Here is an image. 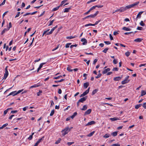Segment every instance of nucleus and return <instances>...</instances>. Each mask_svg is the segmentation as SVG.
Wrapping results in <instances>:
<instances>
[{"instance_id":"7c9ffc66","label":"nucleus","mask_w":146,"mask_h":146,"mask_svg":"<svg viewBox=\"0 0 146 146\" xmlns=\"http://www.w3.org/2000/svg\"><path fill=\"white\" fill-rule=\"evenodd\" d=\"M57 27V25H56L55 27H54L53 28H52V29L50 31V32H51V33H52L54 31V29L56 28Z\"/></svg>"},{"instance_id":"39448f33","label":"nucleus","mask_w":146,"mask_h":146,"mask_svg":"<svg viewBox=\"0 0 146 146\" xmlns=\"http://www.w3.org/2000/svg\"><path fill=\"white\" fill-rule=\"evenodd\" d=\"M81 42H83L82 44L83 45L86 44L87 43V41L85 38H82L81 39Z\"/></svg>"},{"instance_id":"e2e57ef3","label":"nucleus","mask_w":146,"mask_h":146,"mask_svg":"<svg viewBox=\"0 0 146 146\" xmlns=\"http://www.w3.org/2000/svg\"><path fill=\"white\" fill-rule=\"evenodd\" d=\"M142 29H143V28L142 27H138L137 29V30H142Z\"/></svg>"},{"instance_id":"473e14b6","label":"nucleus","mask_w":146,"mask_h":146,"mask_svg":"<svg viewBox=\"0 0 146 146\" xmlns=\"http://www.w3.org/2000/svg\"><path fill=\"white\" fill-rule=\"evenodd\" d=\"M34 133H33L32 135H30L29 137L28 138V139L29 140H31L33 138V135L34 134Z\"/></svg>"},{"instance_id":"69168bd1","label":"nucleus","mask_w":146,"mask_h":146,"mask_svg":"<svg viewBox=\"0 0 146 146\" xmlns=\"http://www.w3.org/2000/svg\"><path fill=\"white\" fill-rule=\"evenodd\" d=\"M20 13V12H17V15H16L15 16V18H17V17H18Z\"/></svg>"},{"instance_id":"4c0bfd02","label":"nucleus","mask_w":146,"mask_h":146,"mask_svg":"<svg viewBox=\"0 0 146 146\" xmlns=\"http://www.w3.org/2000/svg\"><path fill=\"white\" fill-rule=\"evenodd\" d=\"M54 21H55V20H52V21H50L49 24L48 25V26H50L51 25H52V23H53V22H54Z\"/></svg>"},{"instance_id":"cd10ccee","label":"nucleus","mask_w":146,"mask_h":146,"mask_svg":"<svg viewBox=\"0 0 146 146\" xmlns=\"http://www.w3.org/2000/svg\"><path fill=\"white\" fill-rule=\"evenodd\" d=\"M70 8H66L65 9L64 11V13L68 12L69 11V10L70 9Z\"/></svg>"},{"instance_id":"0e129e2a","label":"nucleus","mask_w":146,"mask_h":146,"mask_svg":"<svg viewBox=\"0 0 146 146\" xmlns=\"http://www.w3.org/2000/svg\"><path fill=\"white\" fill-rule=\"evenodd\" d=\"M42 91L41 90H39L38 92L37 93V95L38 96H39L40 95V94L42 93Z\"/></svg>"},{"instance_id":"7ed1b4c3","label":"nucleus","mask_w":146,"mask_h":146,"mask_svg":"<svg viewBox=\"0 0 146 146\" xmlns=\"http://www.w3.org/2000/svg\"><path fill=\"white\" fill-rule=\"evenodd\" d=\"M90 88L89 87L87 90H86L85 92H84L83 93V94L81 95L80 96V97H82L84 96L86 94H87L89 92V90Z\"/></svg>"},{"instance_id":"8fccbe9b","label":"nucleus","mask_w":146,"mask_h":146,"mask_svg":"<svg viewBox=\"0 0 146 146\" xmlns=\"http://www.w3.org/2000/svg\"><path fill=\"white\" fill-rule=\"evenodd\" d=\"M100 21V20H99V21H96L95 24H92V25H93V26H95V25H97V24H98Z\"/></svg>"},{"instance_id":"864d4df0","label":"nucleus","mask_w":146,"mask_h":146,"mask_svg":"<svg viewBox=\"0 0 146 146\" xmlns=\"http://www.w3.org/2000/svg\"><path fill=\"white\" fill-rule=\"evenodd\" d=\"M118 70V69L117 68L115 67L114 68L112 69V71H117Z\"/></svg>"},{"instance_id":"6e6552de","label":"nucleus","mask_w":146,"mask_h":146,"mask_svg":"<svg viewBox=\"0 0 146 146\" xmlns=\"http://www.w3.org/2000/svg\"><path fill=\"white\" fill-rule=\"evenodd\" d=\"M96 122L94 121H91L90 122H88L86 124V126H89L90 125H91L92 124H94Z\"/></svg>"},{"instance_id":"aec40b11","label":"nucleus","mask_w":146,"mask_h":146,"mask_svg":"<svg viewBox=\"0 0 146 146\" xmlns=\"http://www.w3.org/2000/svg\"><path fill=\"white\" fill-rule=\"evenodd\" d=\"M110 119L112 121H114L115 120H117L119 119L116 117H114L113 118H110Z\"/></svg>"},{"instance_id":"79ce46f5","label":"nucleus","mask_w":146,"mask_h":146,"mask_svg":"<svg viewBox=\"0 0 146 146\" xmlns=\"http://www.w3.org/2000/svg\"><path fill=\"white\" fill-rule=\"evenodd\" d=\"M54 110H52L50 114V116H52L54 114Z\"/></svg>"},{"instance_id":"c9c22d12","label":"nucleus","mask_w":146,"mask_h":146,"mask_svg":"<svg viewBox=\"0 0 146 146\" xmlns=\"http://www.w3.org/2000/svg\"><path fill=\"white\" fill-rule=\"evenodd\" d=\"M139 24L140 25L144 27L145 26V24L144 23L143 21H141Z\"/></svg>"},{"instance_id":"f257e3e1","label":"nucleus","mask_w":146,"mask_h":146,"mask_svg":"<svg viewBox=\"0 0 146 146\" xmlns=\"http://www.w3.org/2000/svg\"><path fill=\"white\" fill-rule=\"evenodd\" d=\"M139 3V2H136L133 4L126 6L124 7H121L120 9V12H123L125 11L127 9H130L137 5Z\"/></svg>"},{"instance_id":"9b49d317","label":"nucleus","mask_w":146,"mask_h":146,"mask_svg":"<svg viewBox=\"0 0 146 146\" xmlns=\"http://www.w3.org/2000/svg\"><path fill=\"white\" fill-rule=\"evenodd\" d=\"M143 12H144L143 11L140 12L137 15V17H136V19H137L139 18H140L141 17V14Z\"/></svg>"},{"instance_id":"f8f14e48","label":"nucleus","mask_w":146,"mask_h":146,"mask_svg":"<svg viewBox=\"0 0 146 146\" xmlns=\"http://www.w3.org/2000/svg\"><path fill=\"white\" fill-rule=\"evenodd\" d=\"M110 69L109 68H108L106 69H105L102 72L103 74H105L106 73L110 71Z\"/></svg>"},{"instance_id":"680f3d73","label":"nucleus","mask_w":146,"mask_h":146,"mask_svg":"<svg viewBox=\"0 0 146 146\" xmlns=\"http://www.w3.org/2000/svg\"><path fill=\"white\" fill-rule=\"evenodd\" d=\"M77 46V45L76 44H75L74 45H72L70 46V48H72L73 47H76Z\"/></svg>"},{"instance_id":"c85d7f7f","label":"nucleus","mask_w":146,"mask_h":146,"mask_svg":"<svg viewBox=\"0 0 146 146\" xmlns=\"http://www.w3.org/2000/svg\"><path fill=\"white\" fill-rule=\"evenodd\" d=\"M94 132H95L94 131H92L88 134L87 136L89 137H91L93 135Z\"/></svg>"},{"instance_id":"a878e982","label":"nucleus","mask_w":146,"mask_h":146,"mask_svg":"<svg viewBox=\"0 0 146 146\" xmlns=\"http://www.w3.org/2000/svg\"><path fill=\"white\" fill-rule=\"evenodd\" d=\"M146 94V92L144 90H142L141 92V96H143Z\"/></svg>"},{"instance_id":"4be33fe9","label":"nucleus","mask_w":146,"mask_h":146,"mask_svg":"<svg viewBox=\"0 0 146 146\" xmlns=\"http://www.w3.org/2000/svg\"><path fill=\"white\" fill-rule=\"evenodd\" d=\"M77 113L76 112H75L72 115L71 117V118L72 119H73L74 117L76 116L77 115Z\"/></svg>"},{"instance_id":"4468645a","label":"nucleus","mask_w":146,"mask_h":146,"mask_svg":"<svg viewBox=\"0 0 146 146\" xmlns=\"http://www.w3.org/2000/svg\"><path fill=\"white\" fill-rule=\"evenodd\" d=\"M122 77V76H121ZM122 77H120L119 76L117 77L114 78L113 80L115 81H119L121 79Z\"/></svg>"},{"instance_id":"2eb2a0df","label":"nucleus","mask_w":146,"mask_h":146,"mask_svg":"<svg viewBox=\"0 0 146 146\" xmlns=\"http://www.w3.org/2000/svg\"><path fill=\"white\" fill-rule=\"evenodd\" d=\"M130 80H124L122 81L121 82V84H125L128 83Z\"/></svg>"},{"instance_id":"f03ea898","label":"nucleus","mask_w":146,"mask_h":146,"mask_svg":"<svg viewBox=\"0 0 146 146\" xmlns=\"http://www.w3.org/2000/svg\"><path fill=\"white\" fill-rule=\"evenodd\" d=\"M70 130V129H69L68 127H67L65 129H64L62 131V135L64 136L65 135L67 134L68 132Z\"/></svg>"},{"instance_id":"6ab92c4d","label":"nucleus","mask_w":146,"mask_h":146,"mask_svg":"<svg viewBox=\"0 0 146 146\" xmlns=\"http://www.w3.org/2000/svg\"><path fill=\"white\" fill-rule=\"evenodd\" d=\"M117 131H115L111 133V135L114 137L117 136Z\"/></svg>"},{"instance_id":"5fc2aeb1","label":"nucleus","mask_w":146,"mask_h":146,"mask_svg":"<svg viewBox=\"0 0 146 146\" xmlns=\"http://www.w3.org/2000/svg\"><path fill=\"white\" fill-rule=\"evenodd\" d=\"M102 75V74L100 73H99L98 74L97 76H96L95 78H100Z\"/></svg>"},{"instance_id":"20e7f679","label":"nucleus","mask_w":146,"mask_h":146,"mask_svg":"<svg viewBox=\"0 0 146 146\" xmlns=\"http://www.w3.org/2000/svg\"><path fill=\"white\" fill-rule=\"evenodd\" d=\"M98 13L99 11H97L94 14L88 16L87 17H88V18H94L98 15Z\"/></svg>"},{"instance_id":"4d7b16f0","label":"nucleus","mask_w":146,"mask_h":146,"mask_svg":"<svg viewBox=\"0 0 146 146\" xmlns=\"http://www.w3.org/2000/svg\"><path fill=\"white\" fill-rule=\"evenodd\" d=\"M96 7V6H94L92 7L91 8H90V11L93 10V9H95Z\"/></svg>"},{"instance_id":"bf43d9fd","label":"nucleus","mask_w":146,"mask_h":146,"mask_svg":"<svg viewBox=\"0 0 146 146\" xmlns=\"http://www.w3.org/2000/svg\"><path fill=\"white\" fill-rule=\"evenodd\" d=\"M23 90H19L17 92H16V94H15V95H17V94H18L20 93V92H21Z\"/></svg>"},{"instance_id":"5701e85b","label":"nucleus","mask_w":146,"mask_h":146,"mask_svg":"<svg viewBox=\"0 0 146 146\" xmlns=\"http://www.w3.org/2000/svg\"><path fill=\"white\" fill-rule=\"evenodd\" d=\"M98 91V89H95L93 90L92 93V95H94Z\"/></svg>"},{"instance_id":"2f4dec72","label":"nucleus","mask_w":146,"mask_h":146,"mask_svg":"<svg viewBox=\"0 0 146 146\" xmlns=\"http://www.w3.org/2000/svg\"><path fill=\"white\" fill-rule=\"evenodd\" d=\"M8 125V123H5L2 126L0 127V129H3V128L5 127L6 126H7Z\"/></svg>"},{"instance_id":"58836bf2","label":"nucleus","mask_w":146,"mask_h":146,"mask_svg":"<svg viewBox=\"0 0 146 146\" xmlns=\"http://www.w3.org/2000/svg\"><path fill=\"white\" fill-rule=\"evenodd\" d=\"M109 49L108 48H105L104 50L102 51V52L105 53H106L107 51Z\"/></svg>"},{"instance_id":"423d86ee","label":"nucleus","mask_w":146,"mask_h":146,"mask_svg":"<svg viewBox=\"0 0 146 146\" xmlns=\"http://www.w3.org/2000/svg\"><path fill=\"white\" fill-rule=\"evenodd\" d=\"M86 99L87 98L86 97H83L82 98H80L78 100L79 102H80L83 103L86 100Z\"/></svg>"},{"instance_id":"bb28decb","label":"nucleus","mask_w":146,"mask_h":146,"mask_svg":"<svg viewBox=\"0 0 146 146\" xmlns=\"http://www.w3.org/2000/svg\"><path fill=\"white\" fill-rule=\"evenodd\" d=\"M44 138V137L43 136L41 138L39 139L37 142L39 143H40L42 140H43Z\"/></svg>"},{"instance_id":"0eeeda50","label":"nucleus","mask_w":146,"mask_h":146,"mask_svg":"<svg viewBox=\"0 0 146 146\" xmlns=\"http://www.w3.org/2000/svg\"><path fill=\"white\" fill-rule=\"evenodd\" d=\"M91 109H90L87 110L84 114V115L85 116L86 115L90 114L91 113Z\"/></svg>"},{"instance_id":"f3484780","label":"nucleus","mask_w":146,"mask_h":146,"mask_svg":"<svg viewBox=\"0 0 146 146\" xmlns=\"http://www.w3.org/2000/svg\"><path fill=\"white\" fill-rule=\"evenodd\" d=\"M110 136V134L108 133H106L105 135H104L103 137L104 138H108Z\"/></svg>"},{"instance_id":"1a4fd4ad","label":"nucleus","mask_w":146,"mask_h":146,"mask_svg":"<svg viewBox=\"0 0 146 146\" xmlns=\"http://www.w3.org/2000/svg\"><path fill=\"white\" fill-rule=\"evenodd\" d=\"M8 75V72L7 70L5 71V73L4 74L3 79H5Z\"/></svg>"},{"instance_id":"de8ad7c7","label":"nucleus","mask_w":146,"mask_h":146,"mask_svg":"<svg viewBox=\"0 0 146 146\" xmlns=\"http://www.w3.org/2000/svg\"><path fill=\"white\" fill-rule=\"evenodd\" d=\"M67 70L68 71L70 72L72 71L73 70L71 69L69 67L67 68Z\"/></svg>"},{"instance_id":"3c124183","label":"nucleus","mask_w":146,"mask_h":146,"mask_svg":"<svg viewBox=\"0 0 146 146\" xmlns=\"http://www.w3.org/2000/svg\"><path fill=\"white\" fill-rule=\"evenodd\" d=\"M62 76H59L57 77H54L53 78L54 79H59L60 78L62 77Z\"/></svg>"},{"instance_id":"72a5a7b5","label":"nucleus","mask_w":146,"mask_h":146,"mask_svg":"<svg viewBox=\"0 0 146 146\" xmlns=\"http://www.w3.org/2000/svg\"><path fill=\"white\" fill-rule=\"evenodd\" d=\"M61 140V139L60 138H59L58 140L56 141L55 142V144H57L60 143Z\"/></svg>"},{"instance_id":"c756f323","label":"nucleus","mask_w":146,"mask_h":146,"mask_svg":"<svg viewBox=\"0 0 146 146\" xmlns=\"http://www.w3.org/2000/svg\"><path fill=\"white\" fill-rule=\"evenodd\" d=\"M142 105V104H139L135 106V108L136 109H138Z\"/></svg>"},{"instance_id":"a19ab883","label":"nucleus","mask_w":146,"mask_h":146,"mask_svg":"<svg viewBox=\"0 0 146 146\" xmlns=\"http://www.w3.org/2000/svg\"><path fill=\"white\" fill-rule=\"evenodd\" d=\"M130 53L128 51L127 52L125 53V55L127 57H128L130 54Z\"/></svg>"},{"instance_id":"a18cd8bd","label":"nucleus","mask_w":146,"mask_h":146,"mask_svg":"<svg viewBox=\"0 0 146 146\" xmlns=\"http://www.w3.org/2000/svg\"><path fill=\"white\" fill-rule=\"evenodd\" d=\"M71 44V43H68L66 44L65 47L66 48H68L69 47V46Z\"/></svg>"},{"instance_id":"13d9d810","label":"nucleus","mask_w":146,"mask_h":146,"mask_svg":"<svg viewBox=\"0 0 146 146\" xmlns=\"http://www.w3.org/2000/svg\"><path fill=\"white\" fill-rule=\"evenodd\" d=\"M74 143V142H68L67 143V145H71L73 144Z\"/></svg>"},{"instance_id":"603ef678","label":"nucleus","mask_w":146,"mask_h":146,"mask_svg":"<svg viewBox=\"0 0 146 146\" xmlns=\"http://www.w3.org/2000/svg\"><path fill=\"white\" fill-rule=\"evenodd\" d=\"M49 30H50V29H48L46 31H44L43 33L42 36H43L44 35H45V34H46L48 31H49Z\"/></svg>"},{"instance_id":"b1692460","label":"nucleus","mask_w":146,"mask_h":146,"mask_svg":"<svg viewBox=\"0 0 146 146\" xmlns=\"http://www.w3.org/2000/svg\"><path fill=\"white\" fill-rule=\"evenodd\" d=\"M16 91L10 93L9 94V95H13V96H15L16 95H15V94H16Z\"/></svg>"},{"instance_id":"393cba45","label":"nucleus","mask_w":146,"mask_h":146,"mask_svg":"<svg viewBox=\"0 0 146 146\" xmlns=\"http://www.w3.org/2000/svg\"><path fill=\"white\" fill-rule=\"evenodd\" d=\"M76 36H67L66 37V38L67 39H71L76 38Z\"/></svg>"},{"instance_id":"ea45409f","label":"nucleus","mask_w":146,"mask_h":146,"mask_svg":"<svg viewBox=\"0 0 146 146\" xmlns=\"http://www.w3.org/2000/svg\"><path fill=\"white\" fill-rule=\"evenodd\" d=\"M67 1L66 0H65L62 1L60 6H62Z\"/></svg>"},{"instance_id":"f704fd0d","label":"nucleus","mask_w":146,"mask_h":146,"mask_svg":"<svg viewBox=\"0 0 146 146\" xmlns=\"http://www.w3.org/2000/svg\"><path fill=\"white\" fill-rule=\"evenodd\" d=\"M64 80V79H61V80H60L55 81H54V82L55 83L60 82H62Z\"/></svg>"},{"instance_id":"c03bdc74","label":"nucleus","mask_w":146,"mask_h":146,"mask_svg":"<svg viewBox=\"0 0 146 146\" xmlns=\"http://www.w3.org/2000/svg\"><path fill=\"white\" fill-rule=\"evenodd\" d=\"M113 63L114 64H117V59H114L113 61Z\"/></svg>"},{"instance_id":"a211bd4d","label":"nucleus","mask_w":146,"mask_h":146,"mask_svg":"<svg viewBox=\"0 0 146 146\" xmlns=\"http://www.w3.org/2000/svg\"><path fill=\"white\" fill-rule=\"evenodd\" d=\"M122 29L126 31H130L131 30V29L125 27H123L122 28Z\"/></svg>"},{"instance_id":"dca6fc26","label":"nucleus","mask_w":146,"mask_h":146,"mask_svg":"<svg viewBox=\"0 0 146 146\" xmlns=\"http://www.w3.org/2000/svg\"><path fill=\"white\" fill-rule=\"evenodd\" d=\"M88 107L86 105H84L83 106V108L81 109L82 110L84 111L87 109Z\"/></svg>"},{"instance_id":"774afa93","label":"nucleus","mask_w":146,"mask_h":146,"mask_svg":"<svg viewBox=\"0 0 146 146\" xmlns=\"http://www.w3.org/2000/svg\"><path fill=\"white\" fill-rule=\"evenodd\" d=\"M113 146H120V145L117 143L113 144Z\"/></svg>"},{"instance_id":"9d476101","label":"nucleus","mask_w":146,"mask_h":146,"mask_svg":"<svg viewBox=\"0 0 146 146\" xmlns=\"http://www.w3.org/2000/svg\"><path fill=\"white\" fill-rule=\"evenodd\" d=\"M89 83L88 82H86L84 83L83 84V86L85 89L86 88L89 86Z\"/></svg>"},{"instance_id":"49530a36","label":"nucleus","mask_w":146,"mask_h":146,"mask_svg":"<svg viewBox=\"0 0 146 146\" xmlns=\"http://www.w3.org/2000/svg\"><path fill=\"white\" fill-rule=\"evenodd\" d=\"M45 64H46V63H45V62H44V63H41L39 66V67H40V68H42V67L43 65Z\"/></svg>"},{"instance_id":"412c9836","label":"nucleus","mask_w":146,"mask_h":146,"mask_svg":"<svg viewBox=\"0 0 146 146\" xmlns=\"http://www.w3.org/2000/svg\"><path fill=\"white\" fill-rule=\"evenodd\" d=\"M9 30V29H4L1 32V35H2L5 33L6 31H7Z\"/></svg>"},{"instance_id":"052dcab7","label":"nucleus","mask_w":146,"mask_h":146,"mask_svg":"<svg viewBox=\"0 0 146 146\" xmlns=\"http://www.w3.org/2000/svg\"><path fill=\"white\" fill-rule=\"evenodd\" d=\"M104 43H105L106 44H111V42L109 41H104Z\"/></svg>"},{"instance_id":"09e8293b","label":"nucleus","mask_w":146,"mask_h":146,"mask_svg":"<svg viewBox=\"0 0 146 146\" xmlns=\"http://www.w3.org/2000/svg\"><path fill=\"white\" fill-rule=\"evenodd\" d=\"M9 110V109H7L6 110L4 111V115H5L8 112V111Z\"/></svg>"},{"instance_id":"e433bc0d","label":"nucleus","mask_w":146,"mask_h":146,"mask_svg":"<svg viewBox=\"0 0 146 146\" xmlns=\"http://www.w3.org/2000/svg\"><path fill=\"white\" fill-rule=\"evenodd\" d=\"M60 7V6H59L57 7H56L55 8H54L53 9V11H56L57 10L59 9Z\"/></svg>"},{"instance_id":"6e6d98bb","label":"nucleus","mask_w":146,"mask_h":146,"mask_svg":"<svg viewBox=\"0 0 146 146\" xmlns=\"http://www.w3.org/2000/svg\"><path fill=\"white\" fill-rule=\"evenodd\" d=\"M93 25L92 24H91V23H89V24H86L85 25V27H88V26H93Z\"/></svg>"},{"instance_id":"37998d69","label":"nucleus","mask_w":146,"mask_h":146,"mask_svg":"<svg viewBox=\"0 0 146 146\" xmlns=\"http://www.w3.org/2000/svg\"><path fill=\"white\" fill-rule=\"evenodd\" d=\"M39 86L37 85L36 84H35L34 85L30 87V88H33L37 87Z\"/></svg>"},{"instance_id":"338daca9","label":"nucleus","mask_w":146,"mask_h":146,"mask_svg":"<svg viewBox=\"0 0 146 146\" xmlns=\"http://www.w3.org/2000/svg\"><path fill=\"white\" fill-rule=\"evenodd\" d=\"M143 106L145 109H146V103H143Z\"/></svg>"},{"instance_id":"ddd939ff","label":"nucleus","mask_w":146,"mask_h":146,"mask_svg":"<svg viewBox=\"0 0 146 146\" xmlns=\"http://www.w3.org/2000/svg\"><path fill=\"white\" fill-rule=\"evenodd\" d=\"M143 40L141 38H137L134 40V41L136 42H140Z\"/></svg>"}]
</instances>
